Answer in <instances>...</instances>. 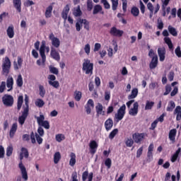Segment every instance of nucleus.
Listing matches in <instances>:
<instances>
[{
  "label": "nucleus",
  "instance_id": "nucleus-33",
  "mask_svg": "<svg viewBox=\"0 0 181 181\" xmlns=\"http://www.w3.org/2000/svg\"><path fill=\"white\" fill-rule=\"evenodd\" d=\"M175 107H176V104L173 102V100H170L167 107L166 111L168 112H172L173 110H175Z\"/></svg>",
  "mask_w": 181,
  "mask_h": 181
},
{
  "label": "nucleus",
  "instance_id": "nucleus-58",
  "mask_svg": "<svg viewBox=\"0 0 181 181\" xmlns=\"http://www.w3.org/2000/svg\"><path fill=\"white\" fill-rule=\"evenodd\" d=\"M37 133L40 136H45V129H43V127L40 126L37 129Z\"/></svg>",
  "mask_w": 181,
  "mask_h": 181
},
{
  "label": "nucleus",
  "instance_id": "nucleus-59",
  "mask_svg": "<svg viewBox=\"0 0 181 181\" xmlns=\"http://www.w3.org/2000/svg\"><path fill=\"white\" fill-rule=\"evenodd\" d=\"M158 120H154L153 122L151 123V125L149 129H151V131L155 130V128L158 127Z\"/></svg>",
  "mask_w": 181,
  "mask_h": 181
},
{
  "label": "nucleus",
  "instance_id": "nucleus-21",
  "mask_svg": "<svg viewBox=\"0 0 181 181\" xmlns=\"http://www.w3.org/2000/svg\"><path fill=\"white\" fill-rule=\"evenodd\" d=\"M157 66H158V55H155L151 59V62L149 64V67L151 70H153V69H156Z\"/></svg>",
  "mask_w": 181,
  "mask_h": 181
},
{
  "label": "nucleus",
  "instance_id": "nucleus-32",
  "mask_svg": "<svg viewBox=\"0 0 181 181\" xmlns=\"http://www.w3.org/2000/svg\"><path fill=\"white\" fill-rule=\"evenodd\" d=\"M60 159H62V154H60V152L57 151L54 154V163L57 165V163L60 162Z\"/></svg>",
  "mask_w": 181,
  "mask_h": 181
},
{
  "label": "nucleus",
  "instance_id": "nucleus-23",
  "mask_svg": "<svg viewBox=\"0 0 181 181\" xmlns=\"http://www.w3.org/2000/svg\"><path fill=\"white\" fill-rule=\"evenodd\" d=\"M97 13H101L104 15V11H103V6L100 4H96L93 7V15H97Z\"/></svg>",
  "mask_w": 181,
  "mask_h": 181
},
{
  "label": "nucleus",
  "instance_id": "nucleus-9",
  "mask_svg": "<svg viewBox=\"0 0 181 181\" xmlns=\"http://www.w3.org/2000/svg\"><path fill=\"white\" fill-rule=\"evenodd\" d=\"M30 139L33 144H36V141L39 145H42V144H43V139L37 133H35H35L32 132L30 134Z\"/></svg>",
  "mask_w": 181,
  "mask_h": 181
},
{
  "label": "nucleus",
  "instance_id": "nucleus-57",
  "mask_svg": "<svg viewBox=\"0 0 181 181\" xmlns=\"http://www.w3.org/2000/svg\"><path fill=\"white\" fill-rule=\"evenodd\" d=\"M4 158H5V148L0 145V159H4Z\"/></svg>",
  "mask_w": 181,
  "mask_h": 181
},
{
  "label": "nucleus",
  "instance_id": "nucleus-62",
  "mask_svg": "<svg viewBox=\"0 0 181 181\" xmlns=\"http://www.w3.org/2000/svg\"><path fill=\"white\" fill-rule=\"evenodd\" d=\"M73 13L76 17L81 16V15H83V12H81V10L80 9V8H78L76 11H74Z\"/></svg>",
  "mask_w": 181,
  "mask_h": 181
},
{
  "label": "nucleus",
  "instance_id": "nucleus-46",
  "mask_svg": "<svg viewBox=\"0 0 181 181\" xmlns=\"http://www.w3.org/2000/svg\"><path fill=\"white\" fill-rule=\"evenodd\" d=\"M48 83L49 86H52L54 88H59V87H60V83H59V81H49Z\"/></svg>",
  "mask_w": 181,
  "mask_h": 181
},
{
  "label": "nucleus",
  "instance_id": "nucleus-37",
  "mask_svg": "<svg viewBox=\"0 0 181 181\" xmlns=\"http://www.w3.org/2000/svg\"><path fill=\"white\" fill-rule=\"evenodd\" d=\"M168 32L172 35V36H177V31L176 30V28H173L172 25H169L168 28Z\"/></svg>",
  "mask_w": 181,
  "mask_h": 181
},
{
  "label": "nucleus",
  "instance_id": "nucleus-2",
  "mask_svg": "<svg viewBox=\"0 0 181 181\" xmlns=\"http://www.w3.org/2000/svg\"><path fill=\"white\" fill-rule=\"evenodd\" d=\"M82 70L83 71H85V74H90V76H93L94 64L91 63V62L88 59H83Z\"/></svg>",
  "mask_w": 181,
  "mask_h": 181
},
{
  "label": "nucleus",
  "instance_id": "nucleus-12",
  "mask_svg": "<svg viewBox=\"0 0 181 181\" xmlns=\"http://www.w3.org/2000/svg\"><path fill=\"white\" fill-rule=\"evenodd\" d=\"M89 148L90 155H95L98 148V144H97V141L92 140L89 144Z\"/></svg>",
  "mask_w": 181,
  "mask_h": 181
},
{
  "label": "nucleus",
  "instance_id": "nucleus-30",
  "mask_svg": "<svg viewBox=\"0 0 181 181\" xmlns=\"http://www.w3.org/2000/svg\"><path fill=\"white\" fill-rule=\"evenodd\" d=\"M69 156L71 158L69 160V165L73 167L76 165V153H71Z\"/></svg>",
  "mask_w": 181,
  "mask_h": 181
},
{
  "label": "nucleus",
  "instance_id": "nucleus-26",
  "mask_svg": "<svg viewBox=\"0 0 181 181\" xmlns=\"http://www.w3.org/2000/svg\"><path fill=\"white\" fill-rule=\"evenodd\" d=\"M153 144L151 143L148 148V152H147V158L148 159H153Z\"/></svg>",
  "mask_w": 181,
  "mask_h": 181
},
{
  "label": "nucleus",
  "instance_id": "nucleus-35",
  "mask_svg": "<svg viewBox=\"0 0 181 181\" xmlns=\"http://www.w3.org/2000/svg\"><path fill=\"white\" fill-rule=\"evenodd\" d=\"M6 86L7 88H10L8 90V91H11V90L13 88V78L11 77L7 79Z\"/></svg>",
  "mask_w": 181,
  "mask_h": 181
},
{
  "label": "nucleus",
  "instance_id": "nucleus-18",
  "mask_svg": "<svg viewBox=\"0 0 181 181\" xmlns=\"http://www.w3.org/2000/svg\"><path fill=\"white\" fill-rule=\"evenodd\" d=\"M158 54L160 59V62H165V55L166 54V49L164 47H160L158 49Z\"/></svg>",
  "mask_w": 181,
  "mask_h": 181
},
{
  "label": "nucleus",
  "instance_id": "nucleus-17",
  "mask_svg": "<svg viewBox=\"0 0 181 181\" xmlns=\"http://www.w3.org/2000/svg\"><path fill=\"white\" fill-rule=\"evenodd\" d=\"M176 134H177V130L176 129H173L170 130L168 138L173 144H175L176 142Z\"/></svg>",
  "mask_w": 181,
  "mask_h": 181
},
{
  "label": "nucleus",
  "instance_id": "nucleus-55",
  "mask_svg": "<svg viewBox=\"0 0 181 181\" xmlns=\"http://www.w3.org/2000/svg\"><path fill=\"white\" fill-rule=\"evenodd\" d=\"M83 49H84L85 53H86V54L88 56L91 50V47L90 46V44H86Z\"/></svg>",
  "mask_w": 181,
  "mask_h": 181
},
{
  "label": "nucleus",
  "instance_id": "nucleus-29",
  "mask_svg": "<svg viewBox=\"0 0 181 181\" xmlns=\"http://www.w3.org/2000/svg\"><path fill=\"white\" fill-rule=\"evenodd\" d=\"M181 152V148H178L175 153L171 157V162L175 163L177 160V158H179V155Z\"/></svg>",
  "mask_w": 181,
  "mask_h": 181
},
{
  "label": "nucleus",
  "instance_id": "nucleus-24",
  "mask_svg": "<svg viewBox=\"0 0 181 181\" xmlns=\"http://www.w3.org/2000/svg\"><path fill=\"white\" fill-rule=\"evenodd\" d=\"M16 131H18V123H13L11 126V128L9 132L10 138H13L15 136V134H16Z\"/></svg>",
  "mask_w": 181,
  "mask_h": 181
},
{
  "label": "nucleus",
  "instance_id": "nucleus-56",
  "mask_svg": "<svg viewBox=\"0 0 181 181\" xmlns=\"http://www.w3.org/2000/svg\"><path fill=\"white\" fill-rule=\"evenodd\" d=\"M74 98L76 101H80L81 100V92L76 91Z\"/></svg>",
  "mask_w": 181,
  "mask_h": 181
},
{
  "label": "nucleus",
  "instance_id": "nucleus-14",
  "mask_svg": "<svg viewBox=\"0 0 181 181\" xmlns=\"http://www.w3.org/2000/svg\"><path fill=\"white\" fill-rule=\"evenodd\" d=\"M110 33L112 36H117L118 37H121V36L124 35V31L118 30L115 27H112L110 29Z\"/></svg>",
  "mask_w": 181,
  "mask_h": 181
},
{
  "label": "nucleus",
  "instance_id": "nucleus-51",
  "mask_svg": "<svg viewBox=\"0 0 181 181\" xmlns=\"http://www.w3.org/2000/svg\"><path fill=\"white\" fill-rule=\"evenodd\" d=\"M55 139L57 142H62V141L65 139L64 135L59 134L55 136Z\"/></svg>",
  "mask_w": 181,
  "mask_h": 181
},
{
  "label": "nucleus",
  "instance_id": "nucleus-11",
  "mask_svg": "<svg viewBox=\"0 0 181 181\" xmlns=\"http://www.w3.org/2000/svg\"><path fill=\"white\" fill-rule=\"evenodd\" d=\"M28 115H29V110H28V109L23 110L21 116L18 117V122L21 125H23V124H25V122L28 118Z\"/></svg>",
  "mask_w": 181,
  "mask_h": 181
},
{
  "label": "nucleus",
  "instance_id": "nucleus-53",
  "mask_svg": "<svg viewBox=\"0 0 181 181\" xmlns=\"http://www.w3.org/2000/svg\"><path fill=\"white\" fill-rule=\"evenodd\" d=\"M101 4H103L105 9H110L111 8V5H110V3L107 0H101Z\"/></svg>",
  "mask_w": 181,
  "mask_h": 181
},
{
  "label": "nucleus",
  "instance_id": "nucleus-38",
  "mask_svg": "<svg viewBox=\"0 0 181 181\" xmlns=\"http://www.w3.org/2000/svg\"><path fill=\"white\" fill-rule=\"evenodd\" d=\"M25 105L23 106V110H27L29 111V97L28 95H25Z\"/></svg>",
  "mask_w": 181,
  "mask_h": 181
},
{
  "label": "nucleus",
  "instance_id": "nucleus-22",
  "mask_svg": "<svg viewBox=\"0 0 181 181\" xmlns=\"http://www.w3.org/2000/svg\"><path fill=\"white\" fill-rule=\"evenodd\" d=\"M6 33L9 39H13V36H15V28L13 25H11L8 27L6 30Z\"/></svg>",
  "mask_w": 181,
  "mask_h": 181
},
{
  "label": "nucleus",
  "instance_id": "nucleus-31",
  "mask_svg": "<svg viewBox=\"0 0 181 181\" xmlns=\"http://www.w3.org/2000/svg\"><path fill=\"white\" fill-rule=\"evenodd\" d=\"M79 22L81 24H83L84 29H86V30H90V22L86 19H79Z\"/></svg>",
  "mask_w": 181,
  "mask_h": 181
},
{
  "label": "nucleus",
  "instance_id": "nucleus-43",
  "mask_svg": "<svg viewBox=\"0 0 181 181\" xmlns=\"http://www.w3.org/2000/svg\"><path fill=\"white\" fill-rule=\"evenodd\" d=\"M164 42L168 45L169 49H173V43H172V40L170 37H166L164 38Z\"/></svg>",
  "mask_w": 181,
  "mask_h": 181
},
{
  "label": "nucleus",
  "instance_id": "nucleus-52",
  "mask_svg": "<svg viewBox=\"0 0 181 181\" xmlns=\"http://www.w3.org/2000/svg\"><path fill=\"white\" fill-rule=\"evenodd\" d=\"M49 71L50 73H52V74H55L56 76L59 74V69L54 66H49Z\"/></svg>",
  "mask_w": 181,
  "mask_h": 181
},
{
  "label": "nucleus",
  "instance_id": "nucleus-8",
  "mask_svg": "<svg viewBox=\"0 0 181 181\" xmlns=\"http://www.w3.org/2000/svg\"><path fill=\"white\" fill-rule=\"evenodd\" d=\"M127 110V106L125 104L122 105L119 110H117V113L115 115V118L117 121H121L122 118L125 116V110Z\"/></svg>",
  "mask_w": 181,
  "mask_h": 181
},
{
  "label": "nucleus",
  "instance_id": "nucleus-34",
  "mask_svg": "<svg viewBox=\"0 0 181 181\" xmlns=\"http://www.w3.org/2000/svg\"><path fill=\"white\" fill-rule=\"evenodd\" d=\"M17 87H22L23 86V78H22V74H18L16 81Z\"/></svg>",
  "mask_w": 181,
  "mask_h": 181
},
{
  "label": "nucleus",
  "instance_id": "nucleus-61",
  "mask_svg": "<svg viewBox=\"0 0 181 181\" xmlns=\"http://www.w3.org/2000/svg\"><path fill=\"white\" fill-rule=\"evenodd\" d=\"M13 152V148L12 146H8L6 149V156H11Z\"/></svg>",
  "mask_w": 181,
  "mask_h": 181
},
{
  "label": "nucleus",
  "instance_id": "nucleus-10",
  "mask_svg": "<svg viewBox=\"0 0 181 181\" xmlns=\"http://www.w3.org/2000/svg\"><path fill=\"white\" fill-rule=\"evenodd\" d=\"M49 39L51 40L52 45L54 46L53 47H56L57 49L60 47V40L57 37H54L53 33L49 35Z\"/></svg>",
  "mask_w": 181,
  "mask_h": 181
},
{
  "label": "nucleus",
  "instance_id": "nucleus-3",
  "mask_svg": "<svg viewBox=\"0 0 181 181\" xmlns=\"http://www.w3.org/2000/svg\"><path fill=\"white\" fill-rule=\"evenodd\" d=\"M10 70H11V59H9V57H6L4 58V61H3L2 74L4 76H8V74H9Z\"/></svg>",
  "mask_w": 181,
  "mask_h": 181
},
{
  "label": "nucleus",
  "instance_id": "nucleus-50",
  "mask_svg": "<svg viewBox=\"0 0 181 181\" xmlns=\"http://www.w3.org/2000/svg\"><path fill=\"white\" fill-rule=\"evenodd\" d=\"M105 165L107 168V169H111V165H112V161L111 160V158H106V160H105Z\"/></svg>",
  "mask_w": 181,
  "mask_h": 181
},
{
  "label": "nucleus",
  "instance_id": "nucleus-41",
  "mask_svg": "<svg viewBox=\"0 0 181 181\" xmlns=\"http://www.w3.org/2000/svg\"><path fill=\"white\" fill-rule=\"evenodd\" d=\"M131 13L133 16H139V8L136 6H134L131 9Z\"/></svg>",
  "mask_w": 181,
  "mask_h": 181
},
{
  "label": "nucleus",
  "instance_id": "nucleus-60",
  "mask_svg": "<svg viewBox=\"0 0 181 181\" xmlns=\"http://www.w3.org/2000/svg\"><path fill=\"white\" fill-rule=\"evenodd\" d=\"M179 92V88L177 86H175L173 91L170 93V96L171 97H175L176 94Z\"/></svg>",
  "mask_w": 181,
  "mask_h": 181
},
{
  "label": "nucleus",
  "instance_id": "nucleus-49",
  "mask_svg": "<svg viewBox=\"0 0 181 181\" xmlns=\"http://www.w3.org/2000/svg\"><path fill=\"white\" fill-rule=\"evenodd\" d=\"M35 105L39 107V108H42L45 105V101H43L42 99H37L35 102Z\"/></svg>",
  "mask_w": 181,
  "mask_h": 181
},
{
  "label": "nucleus",
  "instance_id": "nucleus-20",
  "mask_svg": "<svg viewBox=\"0 0 181 181\" xmlns=\"http://www.w3.org/2000/svg\"><path fill=\"white\" fill-rule=\"evenodd\" d=\"M112 127H114V121L111 118H108L105 122V128L106 131H111L112 129Z\"/></svg>",
  "mask_w": 181,
  "mask_h": 181
},
{
  "label": "nucleus",
  "instance_id": "nucleus-6",
  "mask_svg": "<svg viewBox=\"0 0 181 181\" xmlns=\"http://www.w3.org/2000/svg\"><path fill=\"white\" fill-rule=\"evenodd\" d=\"M2 103L6 107H12L13 105V96L6 94L2 97Z\"/></svg>",
  "mask_w": 181,
  "mask_h": 181
},
{
  "label": "nucleus",
  "instance_id": "nucleus-28",
  "mask_svg": "<svg viewBox=\"0 0 181 181\" xmlns=\"http://www.w3.org/2000/svg\"><path fill=\"white\" fill-rule=\"evenodd\" d=\"M52 12H53V6H49L45 11V18L49 19V18H52Z\"/></svg>",
  "mask_w": 181,
  "mask_h": 181
},
{
  "label": "nucleus",
  "instance_id": "nucleus-25",
  "mask_svg": "<svg viewBox=\"0 0 181 181\" xmlns=\"http://www.w3.org/2000/svg\"><path fill=\"white\" fill-rule=\"evenodd\" d=\"M96 108V116L100 117V115H105V111H103V105L101 103H98Z\"/></svg>",
  "mask_w": 181,
  "mask_h": 181
},
{
  "label": "nucleus",
  "instance_id": "nucleus-48",
  "mask_svg": "<svg viewBox=\"0 0 181 181\" xmlns=\"http://www.w3.org/2000/svg\"><path fill=\"white\" fill-rule=\"evenodd\" d=\"M172 91V86L170 84H167L165 86V92L163 93V95H168Z\"/></svg>",
  "mask_w": 181,
  "mask_h": 181
},
{
  "label": "nucleus",
  "instance_id": "nucleus-36",
  "mask_svg": "<svg viewBox=\"0 0 181 181\" xmlns=\"http://www.w3.org/2000/svg\"><path fill=\"white\" fill-rule=\"evenodd\" d=\"M22 104H23V96L20 95L18 98V102H17L18 111H21V108H22Z\"/></svg>",
  "mask_w": 181,
  "mask_h": 181
},
{
  "label": "nucleus",
  "instance_id": "nucleus-44",
  "mask_svg": "<svg viewBox=\"0 0 181 181\" xmlns=\"http://www.w3.org/2000/svg\"><path fill=\"white\" fill-rule=\"evenodd\" d=\"M134 142H135L134 141V139H129L128 138L126 141H125V145L127 148H132V146H133L134 145Z\"/></svg>",
  "mask_w": 181,
  "mask_h": 181
},
{
  "label": "nucleus",
  "instance_id": "nucleus-64",
  "mask_svg": "<svg viewBox=\"0 0 181 181\" xmlns=\"http://www.w3.org/2000/svg\"><path fill=\"white\" fill-rule=\"evenodd\" d=\"M139 4H140V11L141 12V13H145V4H144V3L142 2V1H139Z\"/></svg>",
  "mask_w": 181,
  "mask_h": 181
},
{
  "label": "nucleus",
  "instance_id": "nucleus-63",
  "mask_svg": "<svg viewBox=\"0 0 181 181\" xmlns=\"http://www.w3.org/2000/svg\"><path fill=\"white\" fill-rule=\"evenodd\" d=\"M175 53L177 56V57H181V50H180V46H177L175 50Z\"/></svg>",
  "mask_w": 181,
  "mask_h": 181
},
{
  "label": "nucleus",
  "instance_id": "nucleus-39",
  "mask_svg": "<svg viewBox=\"0 0 181 181\" xmlns=\"http://www.w3.org/2000/svg\"><path fill=\"white\" fill-rule=\"evenodd\" d=\"M154 105H155V102L146 100L145 110H152Z\"/></svg>",
  "mask_w": 181,
  "mask_h": 181
},
{
  "label": "nucleus",
  "instance_id": "nucleus-27",
  "mask_svg": "<svg viewBox=\"0 0 181 181\" xmlns=\"http://www.w3.org/2000/svg\"><path fill=\"white\" fill-rule=\"evenodd\" d=\"M138 97V88H134L132 89L130 95H128V100H134Z\"/></svg>",
  "mask_w": 181,
  "mask_h": 181
},
{
  "label": "nucleus",
  "instance_id": "nucleus-13",
  "mask_svg": "<svg viewBox=\"0 0 181 181\" xmlns=\"http://www.w3.org/2000/svg\"><path fill=\"white\" fill-rule=\"evenodd\" d=\"M91 108H94V100H93V99H89L85 105L86 112L88 115L91 114Z\"/></svg>",
  "mask_w": 181,
  "mask_h": 181
},
{
  "label": "nucleus",
  "instance_id": "nucleus-42",
  "mask_svg": "<svg viewBox=\"0 0 181 181\" xmlns=\"http://www.w3.org/2000/svg\"><path fill=\"white\" fill-rule=\"evenodd\" d=\"M110 1L112 2V11H117V9H118L119 0H110Z\"/></svg>",
  "mask_w": 181,
  "mask_h": 181
},
{
  "label": "nucleus",
  "instance_id": "nucleus-15",
  "mask_svg": "<svg viewBox=\"0 0 181 181\" xmlns=\"http://www.w3.org/2000/svg\"><path fill=\"white\" fill-rule=\"evenodd\" d=\"M50 56L54 60H57V62L60 60V54L58 53L54 47H51Z\"/></svg>",
  "mask_w": 181,
  "mask_h": 181
},
{
  "label": "nucleus",
  "instance_id": "nucleus-7",
  "mask_svg": "<svg viewBox=\"0 0 181 181\" xmlns=\"http://www.w3.org/2000/svg\"><path fill=\"white\" fill-rule=\"evenodd\" d=\"M45 52H46V41L42 40L41 42V46L40 47V55L42 57V64H45V63H46V54L45 53Z\"/></svg>",
  "mask_w": 181,
  "mask_h": 181
},
{
  "label": "nucleus",
  "instance_id": "nucleus-45",
  "mask_svg": "<svg viewBox=\"0 0 181 181\" xmlns=\"http://www.w3.org/2000/svg\"><path fill=\"white\" fill-rule=\"evenodd\" d=\"M39 90H40V95L43 98L45 95H46V90L45 89V86L42 85H40L39 86Z\"/></svg>",
  "mask_w": 181,
  "mask_h": 181
},
{
  "label": "nucleus",
  "instance_id": "nucleus-54",
  "mask_svg": "<svg viewBox=\"0 0 181 181\" xmlns=\"http://www.w3.org/2000/svg\"><path fill=\"white\" fill-rule=\"evenodd\" d=\"M105 101H110L111 100V91L106 90L105 92Z\"/></svg>",
  "mask_w": 181,
  "mask_h": 181
},
{
  "label": "nucleus",
  "instance_id": "nucleus-5",
  "mask_svg": "<svg viewBox=\"0 0 181 181\" xmlns=\"http://www.w3.org/2000/svg\"><path fill=\"white\" fill-rule=\"evenodd\" d=\"M147 135L146 133L136 132L132 134V139L134 141L135 144H142L145 139V136Z\"/></svg>",
  "mask_w": 181,
  "mask_h": 181
},
{
  "label": "nucleus",
  "instance_id": "nucleus-16",
  "mask_svg": "<svg viewBox=\"0 0 181 181\" xmlns=\"http://www.w3.org/2000/svg\"><path fill=\"white\" fill-rule=\"evenodd\" d=\"M139 107V104L138 102H135L133 105V107L130 109L129 111V115H132V117H135V115H138V108Z\"/></svg>",
  "mask_w": 181,
  "mask_h": 181
},
{
  "label": "nucleus",
  "instance_id": "nucleus-19",
  "mask_svg": "<svg viewBox=\"0 0 181 181\" xmlns=\"http://www.w3.org/2000/svg\"><path fill=\"white\" fill-rule=\"evenodd\" d=\"M13 4L16 11L21 13L22 12V0H13Z\"/></svg>",
  "mask_w": 181,
  "mask_h": 181
},
{
  "label": "nucleus",
  "instance_id": "nucleus-1",
  "mask_svg": "<svg viewBox=\"0 0 181 181\" xmlns=\"http://www.w3.org/2000/svg\"><path fill=\"white\" fill-rule=\"evenodd\" d=\"M23 158H25V159L29 158V151H28V148L25 147L21 148V152L20 153L19 156V159L21 161L18 164V168L21 173L22 179H23L24 181H28L29 179V177L28 176V171L26 170V167H25L23 163H22Z\"/></svg>",
  "mask_w": 181,
  "mask_h": 181
},
{
  "label": "nucleus",
  "instance_id": "nucleus-4",
  "mask_svg": "<svg viewBox=\"0 0 181 181\" xmlns=\"http://www.w3.org/2000/svg\"><path fill=\"white\" fill-rule=\"evenodd\" d=\"M37 122L40 127H43L45 129H50V123L47 120H45V115H40L39 117H35Z\"/></svg>",
  "mask_w": 181,
  "mask_h": 181
},
{
  "label": "nucleus",
  "instance_id": "nucleus-40",
  "mask_svg": "<svg viewBox=\"0 0 181 181\" xmlns=\"http://www.w3.org/2000/svg\"><path fill=\"white\" fill-rule=\"evenodd\" d=\"M86 6H87V11H88V12H91V11H93V8L94 6L93 0H87Z\"/></svg>",
  "mask_w": 181,
  "mask_h": 181
},
{
  "label": "nucleus",
  "instance_id": "nucleus-47",
  "mask_svg": "<svg viewBox=\"0 0 181 181\" xmlns=\"http://www.w3.org/2000/svg\"><path fill=\"white\" fill-rule=\"evenodd\" d=\"M118 134V129H114L109 134V139H112Z\"/></svg>",
  "mask_w": 181,
  "mask_h": 181
}]
</instances>
